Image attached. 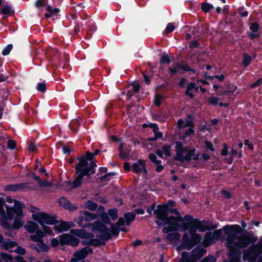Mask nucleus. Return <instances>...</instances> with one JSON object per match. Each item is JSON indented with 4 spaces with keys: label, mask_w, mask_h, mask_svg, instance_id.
I'll return each mask as SVG.
<instances>
[{
    "label": "nucleus",
    "mask_w": 262,
    "mask_h": 262,
    "mask_svg": "<svg viewBox=\"0 0 262 262\" xmlns=\"http://www.w3.org/2000/svg\"><path fill=\"white\" fill-rule=\"evenodd\" d=\"M172 227L177 231H185L187 229H188L190 234V238H189L187 233L184 234L182 244L177 248L178 251L183 249L188 250L192 249L196 243L201 240L200 235L195 233L196 230L198 229L201 232H204L206 229L202 222L188 215H185L183 217L178 216L174 219V221L172 223Z\"/></svg>",
    "instance_id": "obj_1"
},
{
    "label": "nucleus",
    "mask_w": 262,
    "mask_h": 262,
    "mask_svg": "<svg viewBox=\"0 0 262 262\" xmlns=\"http://www.w3.org/2000/svg\"><path fill=\"white\" fill-rule=\"evenodd\" d=\"M24 205L20 202L14 200L13 207L8 206L0 200V225L5 229H17L21 227L24 222L23 208Z\"/></svg>",
    "instance_id": "obj_2"
},
{
    "label": "nucleus",
    "mask_w": 262,
    "mask_h": 262,
    "mask_svg": "<svg viewBox=\"0 0 262 262\" xmlns=\"http://www.w3.org/2000/svg\"><path fill=\"white\" fill-rule=\"evenodd\" d=\"M135 216V215L134 213H126L124 215L125 220L120 217L116 225H111V230L106 228L103 223L97 222H95L92 231L94 233H96V236L99 237L100 240L108 239L112 237V235H117L118 234V229L125 231L126 230L124 228H121V226L124 225H129L130 222L134 220Z\"/></svg>",
    "instance_id": "obj_3"
},
{
    "label": "nucleus",
    "mask_w": 262,
    "mask_h": 262,
    "mask_svg": "<svg viewBox=\"0 0 262 262\" xmlns=\"http://www.w3.org/2000/svg\"><path fill=\"white\" fill-rule=\"evenodd\" d=\"M224 231L227 234V247L229 249V257L233 255L236 248L246 247L250 243V238L246 235L236 237V235L241 232L238 225L227 226L223 228Z\"/></svg>",
    "instance_id": "obj_4"
},
{
    "label": "nucleus",
    "mask_w": 262,
    "mask_h": 262,
    "mask_svg": "<svg viewBox=\"0 0 262 262\" xmlns=\"http://www.w3.org/2000/svg\"><path fill=\"white\" fill-rule=\"evenodd\" d=\"M77 236L82 238L89 239V243L92 245H97L98 242L94 241L92 238L94 236L93 235L88 233L83 229H73L71 230L69 234H62L60 235V239L63 245H69L72 246H76L79 242Z\"/></svg>",
    "instance_id": "obj_5"
},
{
    "label": "nucleus",
    "mask_w": 262,
    "mask_h": 262,
    "mask_svg": "<svg viewBox=\"0 0 262 262\" xmlns=\"http://www.w3.org/2000/svg\"><path fill=\"white\" fill-rule=\"evenodd\" d=\"M167 208V206L166 205H159L157 206V209L154 211V214L159 220V221L157 222V224L158 225L163 226L166 224L169 225L168 227L163 228V231L165 233H167L171 231H176L172 227V223L173 221H174V219L177 218L178 216H182L177 210H173V212L175 215L168 217Z\"/></svg>",
    "instance_id": "obj_6"
},
{
    "label": "nucleus",
    "mask_w": 262,
    "mask_h": 262,
    "mask_svg": "<svg viewBox=\"0 0 262 262\" xmlns=\"http://www.w3.org/2000/svg\"><path fill=\"white\" fill-rule=\"evenodd\" d=\"M96 164L92 162L89 164L86 161L84 158H81L79 159V163L78 165L76 167V173L78 174L77 178L73 183H71L69 182H65L67 185H72V188H76L80 186L81 184V181L83 177L89 174L91 172V169L93 167L96 166Z\"/></svg>",
    "instance_id": "obj_7"
},
{
    "label": "nucleus",
    "mask_w": 262,
    "mask_h": 262,
    "mask_svg": "<svg viewBox=\"0 0 262 262\" xmlns=\"http://www.w3.org/2000/svg\"><path fill=\"white\" fill-rule=\"evenodd\" d=\"M32 219L41 226L44 224L54 225L56 223V217L43 212L37 211L32 213Z\"/></svg>",
    "instance_id": "obj_8"
},
{
    "label": "nucleus",
    "mask_w": 262,
    "mask_h": 262,
    "mask_svg": "<svg viewBox=\"0 0 262 262\" xmlns=\"http://www.w3.org/2000/svg\"><path fill=\"white\" fill-rule=\"evenodd\" d=\"M175 159L181 161H186L188 154V147H184L182 143L180 141L176 142Z\"/></svg>",
    "instance_id": "obj_9"
},
{
    "label": "nucleus",
    "mask_w": 262,
    "mask_h": 262,
    "mask_svg": "<svg viewBox=\"0 0 262 262\" xmlns=\"http://www.w3.org/2000/svg\"><path fill=\"white\" fill-rule=\"evenodd\" d=\"M177 125L179 128H187L184 132L185 137L194 133L193 124L191 120L180 119L178 121Z\"/></svg>",
    "instance_id": "obj_10"
},
{
    "label": "nucleus",
    "mask_w": 262,
    "mask_h": 262,
    "mask_svg": "<svg viewBox=\"0 0 262 262\" xmlns=\"http://www.w3.org/2000/svg\"><path fill=\"white\" fill-rule=\"evenodd\" d=\"M92 250L90 248L86 247L75 252L74 253V257L71 259V262H72L73 260H75L76 262L83 260L88 254L92 253Z\"/></svg>",
    "instance_id": "obj_11"
},
{
    "label": "nucleus",
    "mask_w": 262,
    "mask_h": 262,
    "mask_svg": "<svg viewBox=\"0 0 262 262\" xmlns=\"http://www.w3.org/2000/svg\"><path fill=\"white\" fill-rule=\"evenodd\" d=\"M146 162L144 160H139L132 166V171L136 173H146Z\"/></svg>",
    "instance_id": "obj_12"
},
{
    "label": "nucleus",
    "mask_w": 262,
    "mask_h": 262,
    "mask_svg": "<svg viewBox=\"0 0 262 262\" xmlns=\"http://www.w3.org/2000/svg\"><path fill=\"white\" fill-rule=\"evenodd\" d=\"M193 252L194 254L198 253V255L194 258L188 257V254L186 252H183L182 254V257L180 262H194L201 258L204 253L202 250L199 249H195Z\"/></svg>",
    "instance_id": "obj_13"
},
{
    "label": "nucleus",
    "mask_w": 262,
    "mask_h": 262,
    "mask_svg": "<svg viewBox=\"0 0 262 262\" xmlns=\"http://www.w3.org/2000/svg\"><path fill=\"white\" fill-rule=\"evenodd\" d=\"M74 226V224L71 222H66L64 221H61L57 222L54 224V230L59 232H62L63 231H67L70 228L73 227Z\"/></svg>",
    "instance_id": "obj_14"
},
{
    "label": "nucleus",
    "mask_w": 262,
    "mask_h": 262,
    "mask_svg": "<svg viewBox=\"0 0 262 262\" xmlns=\"http://www.w3.org/2000/svg\"><path fill=\"white\" fill-rule=\"evenodd\" d=\"M58 202L60 206L70 210L73 211L77 209L74 205L71 204V203L64 197L59 198Z\"/></svg>",
    "instance_id": "obj_15"
},
{
    "label": "nucleus",
    "mask_w": 262,
    "mask_h": 262,
    "mask_svg": "<svg viewBox=\"0 0 262 262\" xmlns=\"http://www.w3.org/2000/svg\"><path fill=\"white\" fill-rule=\"evenodd\" d=\"M157 154L161 158H168L171 156L170 146L165 145L162 147V150H159Z\"/></svg>",
    "instance_id": "obj_16"
},
{
    "label": "nucleus",
    "mask_w": 262,
    "mask_h": 262,
    "mask_svg": "<svg viewBox=\"0 0 262 262\" xmlns=\"http://www.w3.org/2000/svg\"><path fill=\"white\" fill-rule=\"evenodd\" d=\"M16 242L12 241L9 239H5L1 245L2 249L5 250H9L16 246Z\"/></svg>",
    "instance_id": "obj_17"
},
{
    "label": "nucleus",
    "mask_w": 262,
    "mask_h": 262,
    "mask_svg": "<svg viewBox=\"0 0 262 262\" xmlns=\"http://www.w3.org/2000/svg\"><path fill=\"white\" fill-rule=\"evenodd\" d=\"M200 157V155L199 153L196 152V150L195 149H189L188 148V154L187 156L186 161H190L191 159L194 160H198Z\"/></svg>",
    "instance_id": "obj_18"
},
{
    "label": "nucleus",
    "mask_w": 262,
    "mask_h": 262,
    "mask_svg": "<svg viewBox=\"0 0 262 262\" xmlns=\"http://www.w3.org/2000/svg\"><path fill=\"white\" fill-rule=\"evenodd\" d=\"M38 225L33 222H28L25 225L24 228L26 230L30 233H33L37 229Z\"/></svg>",
    "instance_id": "obj_19"
},
{
    "label": "nucleus",
    "mask_w": 262,
    "mask_h": 262,
    "mask_svg": "<svg viewBox=\"0 0 262 262\" xmlns=\"http://www.w3.org/2000/svg\"><path fill=\"white\" fill-rule=\"evenodd\" d=\"M45 236L43 232L41 230L37 231L35 234L30 236L31 240L34 242H39L42 241V238Z\"/></svg>",
    "instance_id": "obj_20"
},
{
    "label": "nucleus",
    "mask_w": 262,
    "mask_h": 262,
    "mask_svg": "<svg viewBox=\"0 0 262 262\" xmlns=\"http://www.w3.org/2000/svg\"><path fill=\"white\" fill-rule=\"evenodd\" d=\"M47 13L45 14L46 17L49 18L55 15L59 12V9L58 8H53L51 6H48L47 7Z\"/></svg>",
    "instance_id": "obj_21"
},
{
    "label": "nucleus",
    "mask_w": 262,
    "mask_h": 262,
    "mask_svg": "<svg viewBox=\"0 0 262 262\" xmlns=\"http://www.w3.org/2000/svg\"><path fill=\"white\" fill-rule=\"evenodd\" d=\"M14 11L11 7L9 5H4L1 9V14L7 16H10L13 14Z\"/></svg>",
    "instance_id": "obj_22"
},
{
    "label": "nucleus",
    "mask_w": 262,
    "mask_h": 262,
    "mask_svg": "<svg viewBox=\"0 0 262 262\" xmlns=\"http://www.w3.org/2000/svg\"><path fill=\"white\" fill-rule=\"evenodd\" d=\"M180 237V234L177 232L169 233L167 235V238L171 242H176L179 241Z\"/></svg>",
    "instance_id": "obj_23"
},
{
    "label": "nucleus",
    "mask_w": 262,
    "mask_h": 262,
    "mask_svg": "<svg viewBox=\"0 0 262 262\" xmlns=\"http://www.w3.org/2000/svg\"><path fill=\"white\" fill-rule=\"evenodd\" d=\"M82 212L84 216V221L85 222L92 221L96 217L94 214L89 212L88 211H82Z\"/></svg>",
    "instance_id": "obj_24"
},
{
    "label": "nucleus",
    "mask_w": 262,
    "mask_h": 262,
    "mask_svg": "<svg viewBox=\"0 0 262 262\" xmlns=\"http://www.w3.org/2000/svg\"><path fill=\"white\" fill-rule=\"evenodd\" d=\"M181 67L178 63L173 64L171 68H169V70L170 74L172 75L175 74L180 71Z\"/></svg>",
    "instance_id": "obj_25"
},
{
    "label": "nucleus",
    "mask_w": 262,
    "mask_h": 262,
    "mask_svg": "<svg viewBox=\"0 0 262 262\" xmlns=\"http://www.w3.org/2000/svg\"><path fill=\"white\" fill-rule=\"evenodd\" d=\"M85 208L92 211L95 210L97 208V205L91 201H87L84 206Z\"/></svg>",
    "instance_id": "obj_26"
},
{
    "label": "nucleus",
    "mask_w": 262,
    "mask_h": 262,
    "mask_svg": "<svg viewBox=\"0 0 262 262\" xmlns=\"http://www.w3.org/2000/svg\"><path fill=\"white\" fill-rule=\"evenodd\" d=\"M149 126L152 129V132H154L155 135L156 136L155 138L162 137L161 133L158 131L159 128L156 124H150Z\"/></svg>",
    "instance_id": "obj_27"
},
{
    "label": "nucleus",
    "mask_w": 262,
    "mask_h": 262,
    "mask_svg": "<svg viewBox=\"0 0 262 262\" xmlns=\"http://www.w3.org/2000/svg\"><path fill=\"white\" fill-rule=\"evenodd\" d=\"M195 87V84L193 83H188L187 86V90L186 91V95L189 96L190 98H192L193 97V94L191 92V91L192 90L193 88Z\"/></svg>",
    "instance_id": "obj_28"
},
{
    "label": "nucleus",
    "mask_w": 262,
    "mask_h": 262,
    "mask_svg": "<svg viewBox=\"0 0 262 262\" xmlns=\"http://www.w3.org/2000/svg\"><path fill=\"white\" fill-rule=\"evenodd\" d=\"M51 245L53 247H56L58 245H63L61 243V240L60 239V235L59 236V239L57 238H52L50 241Z\"/></svg>",
    "instance_id": "obj_29"
},
{
    "label": "nucleus",
    "mask_w": 262,
    "mask_h": 262,
    "mask_svg": "<svg viewBox=\"0 0 262 262\" xmlns=\"http://www.w3.org/2000/svg\"><path fill=\"white\" fill-rule=\"evenodd\" d=\"M37 245L38 246L39 251H43V252H47L49 250V247L44 243L42 241L38 242Z\"/></svg>",
    "instance_id": "obj_30"
},
{
    "label": "nucleus",
    "mask_w": 262,
    "mask_h": 262,
    "mask_svg": "<svg viewBox=\"0 0 262 262\" xmlns=\"http://www.w3.org/2000/svg\"><path fill=\"white\" fill-rule=\"evenodd\" d=\"M42 232L45 234V235L48 234L50 236L54 235L53 233V231L49 227L45 225L42 226Z\"/></svg>",
    "instance_id": "obj_31"
},
{
    "label": "nucleus",
    "mask_w": 262,
    "mask_h": 262,
    "mask_svg": "<svg viewBox=\"0 0 262 262\" xmlns=\"http://www.w3.org/2000/svg\"><path fill=\"white\" fill-rule=\"evenodd\" d=\"M1 257L5 262H12L13 260V258L10 255L4 252L1 253Z\"/></svg>",
    "instance_id": "obj_32"
},
{
    "label": "nucleus",
    "mask_w": 262,
    "mask_h": 262,
    "mask_svg": "<svg viewBox=\"0 0 262 262\" xmlns=\"http://www.w3.org/2000/svg\"><path fill=\"white\" fill-rule=\"evenodd\" d=\"M108 214L113 221L116 220L118 217L117 210L116 209H110L108 211Z\"/></svg>",
    "instance_id": "obj_33"
},
{
    "label": "nucleus",
    "mask_w": 262,
    "mask_h": 262,
    "mask_svg": "<svg viewBox=\"0 0 262 262\" xmlns=\"http://www.w3.org/2000/svg\"><path fill=\"white\" fill-rule=\"evenodd\" d=\"M252 60L251 57L247 54H244L243 59V64L244 66H248Z\"/></svg>",
    "instance_id": "obj_34"
},
{
    "label": "nucleus",
    "mask_w": 262,
    "mask_h": 262,
    "mask_svg": "<svg viewBox=\"0 0 262 262\" xmlns=\"http://www.w3.org/2000/svg\"><path fill=\"white\" fill-rule=\"evenodd\" d=\"M201 8L202 9L206 12H208L210 9H212L213 8V6L209 4V3H204L203 4H202V6H201Z\"/></svg>",
    "instance_id": "obj_35"
},
{
    "label": "nucleus",
    "mask_w": 262,
    "mask_h": 262,
    "mask_svg": "<svg viewBox=\"0 0 262 262\" xmlns=\"http://www.w3.org/2000/svg\"><path fill=\"white\" fill-rule=\"evenodd\" d=\"M175 28V26L173 23H168L165 29L164 33L165 34H168L172 32Z\"/></svg>",
    "instance_id": "obj_36"
},
{
    "label": "nucleus",
    "mask_w": 262,
    "mask_h": 262,
    "mask_svg": "<svg viewBox=\"0 0 262 262\" xmlns=\"http://www.w3.org/2000/svg\"><path fill=\"white\" fill-rule=\"evenodd\" d=\"M83 221H84V216L82 212H81L79 216L78 217L77 220L76 221L79 226L84 227V226L83 225Z\"/></svg>",
    "instance_id": "obj_37"
},
{
    "label": "nucleus",
    "mask_w": 262,
    "mask_h": 262,
    "mask_svg": "<svg viewBox=\"0 0 262 262\" xmlns=\"http://www.w3.org/2000/svg\"><path fill=\"white\" fill-rule=\"evenodd\" d=\"M37 89L40 92H45L46 91V86L45 83H38L37 85Z\"/></svg>",
    "instance_id": "obj_38"
},
{
    "label": "nucleus",
    "mask_w": 262,
    "mask_h": 262,
    "mask_svg": "<svg viewBox=\"0 0 262 262\" xmlns=\"http://www.w3.org/2000/svg\"><path fill=\"white\" fill-rule=\"evenodd\" d=\"M237 151L234 149H232L231 150V156L229 158H226L225 160L227 161L228 164H231L233 161V156L237 154Z\"/></svg>",
    "instance_id": "obj_39"
},
{
    "label": "nucleus",
    "mask_w": 262,
    "mask_h": 262,
    "mask_svg": "<svg viewBox=\"0 0 262 262\" xmlns=\"http://www.w3.org/2000/svg\"><path fill=\"white\" fill-rule=\"evenodd\" d=\"M12 45H8L3 51L2 54L3 55H7L9 54L10 52L12 49Z\"/></svg>",
    "instance_id": "obj_40"
},
{
    "label": "nucleus",
    "mask_w": 262,
    "mask_h": 262,
    "mask_svg": "<svg viewBox=\"0 0 262 262\" xmlns=\"http://www.w3.org/2000/svg\"><path fill=\"white\" fill-rule=\"evenodd\" d=\"M163 98L162 96H156L154 99V103L157 106H159L163 100Z\"/></svg>",
    "instance_id": "obj_41"
},
{
    "label": "nucleus",
    "mask_w": 262,
    "mask_h": 262,
    "mask_svg": "<svg viewBox=\"0 0 262 262\" xmlns=\"http://www.w3.org/2000/svg\"><path fill=\"white\" fill-rule=\"evenodd\" d=\"M250 29L251 31L253 32H257L259 29L258 24L256 23H251L250 25Z\"/></svg>",
    "instance_id": "obj_42"
},
{
    "label": "nucleus",
    "mask_w": 262,
    "mask_h": 262,
    "mask_svg": "<svg viewBox=\"0 0 262 262\" xmlns=\"http://www.w3.org/2000/svg\"><path fill=\"white\" fill-rule=\"evenodd\" d=\"M219 101V99L215 97H211L208 99V102L210 104L216 105Z\"/></svg>",
    "instance_id": "obj_43"
},
{
    "label": "nucleus",
    "mask_w": 262,
    "mask_h": 262,
    "mask_svg": "<svg viewBox=\"0 0 262 262\" xmlns=\"http://www.w3.org/2000/svg\"><path fill=\"white\" fill-rule=\"evenodd\" d=\"M205 147L209 150L213 151L215 150V148L213 147L212 144L209 141H205Z\"/></svg>",
    "instance_id": "obj_44"
},
{
    "label": "nucleus",
    "mask_w": 262,
    "mask_h": 262,
    "mask_svg": "<svg viewBox=\"0 0 262 262\" xmlns=\"http://www.w3.org/2000/svg\"><path fill=\"white\" fill-rule=\"evenodd\" d=\"M169 62L170 59L167 55H163L162 56L160 61L161 63H169Z\"/></svg>",
    "instance_id": "obj_45"
},
{
    "label": "nucleus",
    "mask_w": 262,
    "mask_h": 262,
    "mask_svg": "<svg viewBox=\"0 0 262 262\" xmlns=\"http://www.w3.org/2000/svg\"><path fill=\"white\" fill-rule=\"evenodd\" d=\"M228 154V148L227 145L226 144H223V149L221 151V155L223 156H226Z\"/></svg>",
    "instance_id": "obj_46"
},
{
    "label": "nucleus",
    "mask_w": 262,
    "mask_h": 262,
    "mask_svg": "<svg viewBox=\"0 0 262 262\" xmlns=\"http://www.w3.org/2000/svg\"><path fill=\"white\" fill-rule=\"evenodd\" d=\"M149 158L151 161L155 164L160 163V161L157 160V156L155 154L151 153L149 155Z\"/></svg>",
    "instance_id": "obj_47"
},
{
    "label": "nucleus",
    "mask_w": 262,
    "mask_h": 262,
    "mask_svg": "<svg viewBox=\"0 0 262 262\" xmlns=\"http://www.w3.org/2000/svg\"><path fill=\"white\" fill-rule=\"evenodd\" d=\"M46 4V0H37L35 2V6L39 8L41 6H43Z\"/></svg>",
    "instance_id": "obj_48"
},
{
    "label": "nucleus",
    "mask_w": 262,
    "mask_h": 262,
    "mask_svg": "<svg viewBox=\"0 0 262 262\" xmlns=\"http://www.w3.org/2000/svg\"><path fill=\"white\" fill-rule=\"evenodd\" d=\"M132 90L135 93H137L140 90V85L138 82H135L132 85Z\"/></svg>",
    "instance_id": "obj_49"
},
{
    "label": "nucleus",
    "mask_w": 262,
    "mask_h": 262,
    "mask_svg": "<svg viewBox=\"0 0 262 262\" xmlns=\"http://www.w3.org/2000/svg\"><path fill=\"white\" fill-rule=\"evenodd\" d=\"M262 84V79H258L255 83H253L250 85V87L252 88H255L260 85Z\"/></svg>",
    "instance_id": "obj_50"
},
{
    "label": "nucleus",
    "mask_w": 262,
    "mask_h": 262,
    "mask_svg": "<svg viewBox=\"0 0 262 262\" xmlns=\"http://www.w3.org/2000/svg\"><path fill=\"white\" fill-rule=\"evenodd\" d=\"M15 252L17 254L24 255L26 253V250L24 248L21 247H17V248L15 249Z\"/></svg>",
    "instance_id": "obj_51"
},
{
    "label": "nucleus",
    "mask_w": 262,
    "mask_h": 262,
    "mask_svg": "<svg viewBox=\"0 0 262 262\" xmlns=\"http://www.w3.org/2000/svg\"><path fill=\"white\" fill-rule=\"evenodd\" d=\"M16 143L14 141L10 140L8 141V146L10 149H13L15 147Z\"/></svg>",
    "instance_id": "obj_52"
},
{
    "label": "nucleus",
    "mask_w": 262,
    "mask_h": 262,
    "mask_svg": "<svg viewBox=\"0 0 262 262\" xmlns=\"http://www.w3.org/2000/svg\"><path fill=\"white\" fill-rule=\"evenodd\" d=\"M101 219H102V221L104 223H106V224L110 223V220L106 213H104V214H102Z\"/></svg>",
    "instance_id": "obj_53"
},
{
    "label": "nucleus",
    "mask_w": 262,
    "mask_h": 262,
    "mask_svg": "<svg viewBox=\"0 0 262 262\" xmlns=\"http://www.w3.org/2000/svg\"><path fill=\"white\" fill-rule=\"evenodd\" d=\"M216 259L214 256H208L205 258L201 262H215Z\"/></svg>",
    "instance_id": "obj_54"
},
{
    "label": "nucleus",
    "mask_w": 262,
    "mask_h": 262,
    "mask_svg": "<svg viewBox=\"0 0 262 262\" xmlns=\"http://www.w3.org/2000/svg\"><path fill=\"white\" fill-rule=\"evenodd\" d=\"M222 234L221 230H216L214 231L213 234L212 235V238H218Z\"/></svg>",
    "instance_id": "obj_55"
},
{
    "label": "nucleus",
    "mask_w": 262,
    "mask_h": 262,
    "mask_svg": "<svg viewBox=\"0 0 262 262\" xmlns=\"http://www.w3.org/2000/svg\"><path fill=\"white\" fill-rule=\"evenodd\" d=\"M28 148L30 151L35 152L37 150V146L33 143H30Z\"/></svg>",
    "instance_id": "obj_56"
},
{
    "label": "nucleus",
    "mask_w": 262,
    "mask_h": 262,
    "mask_svg": "<svg viewBox=\"0 0 262 262\" xmlns=\"http://www.w3.org/2000/svg\"><path fill=\"white\" fill-rule=\"evenodd\" d=\"M79 124V122L77 120H74L72 121V122L71 123V129L73 130L74 132H77V129L74 127V126L75 125H78Z\"/></svg>",
    "instance_id": "obj_57"
},
{
    "label": "nucleus",
    "mask_w": 262,
    "mask_h": 262,
    "mask_svg": "<svg viewBox=\"0 0 262 262\" xmlns=\"http://www.w3.org/2000/svg\"><path fill=\"white\" fill-rule=\"evenodd\" d=\"M39 184L40 186L49 187L51 186V184L47 181L41 180Z\"/></svg>",
    "instance_id": "obj_58"
},
{
    "label": "nucleus",
    "mask_w": 262,
    "mask_h": 262,
    "mask_svg": "<svg viewBox=\"0 0 262 262\" xmlns=\"http://www.w3.org/2000/svg\"><path fill=\"white\" fill-rule=\"evenodd\" d=\"M249 36L250 37V39H253L255 38H257L259 36V34L257 32H252V33H250L249 34Z\"/></svg>",
    "instance_id": "obj_59"
},
{
    "label": "nucleus",
    "mask_w": 262,
    "mask_h": 262,
    "mask_svg": "<svg viewBox=\"0 0 262 262\" xmlns=\"http://www.w3.org/2000/svg\"><path fill=\"white\" fill-rule=\"evenodd\" d=\"M160 163L156 164L157 167L156 170L157 172H161L164 169V167L162 165H160Z\"/></svg>",
    "instance_id": "obj_60"
},
{
    "label": "nucleus",
    "mask_w": 262,
    "mask_h": 262,
    "mask_svg": "<svg viewBox=\"0 0 262 262\" xmlns=\"http://www.w3.org/2000/svg\"><path fill=\"white\" fill-rule=\"evenodd\" d=\"M124 169L127 171L130 170V165L128 162H125L123 165Z\"/></svg>",
    "instance_id": "obj_61"
},
{
    "label": "nucleus",
    "mask_w": 262,
    "mask_h": 262,
    "mask_svg": "<svg viewBox=\"0 0 262 262\" xmlns=\"http://www.w3.org/2000/svg\"><path fill=\"white\" fill-rule=\"evenodd\" d=\"M244 144L246 145H247L250 149L252 150L253 148V145L249 142L248 140H245L244 141Z\"/></svg>",
    "instance_id": "obj_62"
},
{
    "label": "nucleus",
    "mask_w": 262,
    "mask_h": 262,
    "mask_svg": "<svg viewBox=\"0 0 262 262\" xmlns=\"http://www.w3.org/2000/svg\"><path fill=\"white\" fill-rule=\"evenodd\" d=\"M62 150L64 154H69L71 151V149L69 147L66 146H63Z\"/></svg>",
    "instance_id": "obj_63"
},
{
    "label": "nucleus",
    "mask_w": 262,
    "mask_h": 262,
    "mask_svg": "<svg viewBox=\"0 0 262 262\" xmlns=\"http://www.w3.org/2000/svg\"><path fill=\"white\" fill-rule=\"evenodd\" d=\"M229 91L230 92H233L235 91L236 89V86L233 84H229Z\"/></svg>",
    "instance_id": "obj_64"
}]
</instances>
